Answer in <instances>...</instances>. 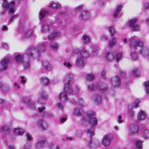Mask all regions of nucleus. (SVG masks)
I'll use <instances>...</instances> for the list:
<instances>
[{
	"mask_svg": "<svg viewBox=\"0 0 149 149\" xmlns=\"http://www.w3.org/2000/svg\"><path fill=\"white\" fill-rule=\"evenodd\" d=\"M9 61V60L7 58L2 60L0 62V70H2L6 69L8 68Z\"/></svg>",
	"mask_w": 149,
	"mask_h": 149,
	"instance_id": "obj_7",
	"label": "nucleus"
},
{
	"mask_svg": "<svg viewBox=\"0 0 149 149\" xmlns=\"http://www.w3.org/2000/svg\"><path fill=\"white\" fill-rule=\"evenodd\" d=\"M89 121L91 124L93 125H96L97 124V120L95 118H89Z\"/></svg>",
	"mask_w": 149,
	"mask_h": 149,
	"instance_id": "obj_38",
	"label": "nucleus"
},
{
	"mask_svg": "<svg viewBox=\"0 0 149 149\" xmlns=\"http://www.w3.org/2000/svg\"><path fill=\"white\" fill-rule=\"evenodd\" d=\"M55 37L56 36H55L54 33L53 34H51L48 36V39L52 40H53Z\"/></svg>",
	"mask_w": 149,
	"mask_h": 149,
	"instance_id": "obj_64",
	"label": "nucleus"
},
{
	"mask_svg": "<svg viewBox=\"0 0 149 149\" xmlns=\"http://www.w3.org/2000/svg\"><path fill=\"white\" fill-rule=\"evenodd\" d=\"M73 76L71 73L66 74L63 77V80L67 82L65 84H71V82L73 79Z\"/></svg>",
	"mask_w": 149,
	"mask_h": 149,
	"instance_id": "obj_11",
	"label": "nucleus"
},
{
	"mask_svg": "<svg viewBox=\"0 0 149 149\" xmlns=\"http://www.w3.org/2000/svg\"><path fill=\"white\" fill-rule=\"evenodd\" d=\"M63 64L68 69H70L72 66V65L69 62L64 61L63 62Z\"/></svg>",
	"mask_w": 149,
	"mask_h": 149,
	"instance_id": "obj_53",
	"label": "nucleus"
},
{
	"mask_svg": "<svg viewBox=\"0 0 149 149\" xmlns=\"http://www.w3.org/2000/svg\"><path fill=\"white\" fill-rule=\"evenodd\" d=\"M47 95L46 93L44 91H41L39 93V96L38 99L39 102L44 103L47 100Z\"/></svg>",
	"mask_w": 149,
	"mask_h": 149,
	"instance_id": "obj_8",
	"label": "nucleus"
},
{
	"mask_svg": "<svg viewBox=\"0 0 149 149\" xmlns=\"http://www.w3.org/2000/svg\"><path fill=\"white\" fill-rule=\"evenodd\" d=\"M82 109L79 107L74 109L73 111V114L76 117H80L81 115V111Z\"/></svg>",
	"mask_w": 149,
	"mask_h": 149,
	"instance_id": "obj_20",
	"label": "nucleus"
},
{
	"mask_svg": "<svg viewBox=\"0 0 149 149\" xmlns=\"http://www.w3.org/2000/svg\"><path fill=\"white\" fill-rule=\"evenodd\" d=\"M142 136L144 139L149 138V130L147 129H144L142 131Z\"/></svg>",
	"mask_w": 149,
	"mask_h": 149,
	"instance_id": "obj_29",
	"label": "nucleus"
},
{
	"mask_svg": "<svg viewBox=\"0 0 149 149\" xmlns=\"http://www.w3.org/2000/svg\"><path fill=\"white\" fill-rule=\"evenodd\" d=\"M49 46L51 49L54 51L57 50L58 48V45L56 43H51L49 45Z\"/></svg>",
	"mask_w": 149,
	"mask_h": 149,
	"instance_id": "obj_30",
	"label": "nucleus"
},
{
	"mask_svg": "<svg viewBox=\"0 0 149 149\" xmlns=\"http://www.w3.org/2000/svg\"><path fill=\"white\" fill-rule=\"evenodd\" d=\"M111 83L114 86H118L120 84V79L118 77H114L112 78Z\"/></svg>",
	"mask_w": 149,
	"mask_h": 149,
	"instance_id": "obj_13",
	"label": "nucleus"
},
{
	"mask_svg": "<svg viewBox=\"0 0 149 149\" xmlns=\"http://www.w3.org/2000/svg\"><path fill=\"white\" fill-rule=\"evenodd\" d=\"M97 89L98 90H100L102 91H106L107 89V86L106 84L102 83L99 85L98 87H97Z\"/></svg>",
	"mask_w": 149,
	"mask_h": 149,
	"instance_id": "obj_34",
	"label": "nucleus"
},
{
	"mask_svg": "<svg viewBox=\"0 0 149 149\" xmlns=\"http://www.w3.org/2000/svg\"><path fill=\"white\" fill-rule=\"evenodd\" d=\"M129 44L131 49H136L137 47H142L143 46V42L140 40H138L136 37H130L128 41Z\"/></svg>",
	"mask_w": 149,
	"mask_h": 149,
	"instance_id": "obj_3",
	"label": "nucleus"
},
{
	"mask_svg": "<svg viewBox=\"0 0 149 149\" xmlns=\"http://www.w3.org/2000/svg\"><path fill=\"white\" fill-rule=\"evenodd\" d=\"M90 56L89 54L86 50L84 49H83L80 51L79 56H81L84 58H88Z\"/></svg>",
	"mask_w": 149,
	"mask_h": 149,
	"instance_id": "obj_21",
	"label": "nucleus"
},
{
	"mask_svg": "<svg viewBox=\"0 0 149 149\" xmlns=\"http://www.w3.org/2000/svg\"><path fill=\"white\" fill-rule=\"evenodd\" d=\"M9 131V128L6 125L2 126L0 127V133L2 134H6Z\"/></svg>",
	"mask_w": 149,
	"mask_h": 149,
	"instance_id": "obj_23",
	"label": "nucleus"
},
{
	"mask_svg": "<svg viewBox=\"0 0 149 149\" xmlns=\"http://www.w3.org/2000/svg\"><path fill=\"white\" fill-rule=\"evenodd\" d=\"M117 41V39L115 37H113L108 42V46L110 47H113L116 45Z\"/></svg>",
	"mask_w": 149,
	"mask_h": 149,
	"instance_id": "obj_25",
	"label": "nucleus"
},
{
	"mask_svg": "<svg viewBox=\"0 0 149 149\" xmlns=\"http://www.w3.org/2000/svg\"><path fill=\"white\" fill-rule=\"evenodd\" d=\"M64 90L69 93L77 94L79 92V88L78 86L72 85L71 84H65L64 86Z\"/></svg>",
	"mask_w": 149,
	"mask_h": 149,
	"instance_id": "obj_4",
	"label": "nucleus"
},
{
	"mask_svg": "<svg viewBox=\"0 0 149 149\" xmlns=\"http://www.w3.org/2000/svg\"><path fill=\"white\" fill-rule=\"evenodd\" d=\"M18 17V16L16 15H13L10 19V20L9 21V22H12L15 19L17 18Z\"/></svg>",
	"mask_w": 149,
	"mask_h": 149,
	"instance_id": "obj_63",
	"label": "nucleus"
},
{
	"mask_svg": "<svg viewBox=\"0 0 149 149\" xmlns=\"http://www.w3.org/2000/svg\"><path fill=\"white\" fill-rule=\"evenodd\" d=\"M111 143V140L110 137L108 135H105L102 139V144L104 146H108Z\"/></svg>",
	"mask_w": 149,
	"mask_h": 149,
	"instance_id": "obj_10",
	"label": "nucleus"
},
{
	"mask_svg": "<svg viewBox=\"0 0 149 149\" xmlns=\"http://www.w3.org/2000/svg\"><path fill=\"white\" fill-rule=\"evenodd\" d=\"M118 120H117L118 123H121L123 122L124 120L122 118V116H118Z\"/></svg>",
	"mask_w": 149,
	"mask_h": 149,
	"instance_id": "obj_58",
	"label": "nucleus"
},
{
	"mask_svg": "<svg viewBox=\"0 0 149 149\" xmlns=\"http://www.w3.org/2000/svg\"><path fill=\"white\" fill-rule=\"evenodd\" d=\"M14 132L19 135H22L25 132L24 130L21 128H15L13 130Z\"/></svg>",
	"mask_w": 149,
	"mask_h": 149,
	"instance_id": "obj_28",
	"label": "nucleus"
},
{
	"mask_svg": "<svg viewBox=\"0 0 149 149\" xmlns=\"http://www.w3.org/2000/svg\"><path fill=\"white\" fill-rule=\"evenodd\" d=\"M32 31L31 30H29L25 32L24 35L25 38H28L30 37L32 35Z\"/></svg>",
	"mask_w": 149,
	"mask_h": 149,
	"instance_id": "obj_40",
	"label": "nucleus"
},
{
	"mask_svg": "<svg viewBox=\"0 0 149 149\" xmlns=\"http://www.w3.org/2000/svg\"><path fill=\"white\" fill-rule=\"evenodd\" d=\"M129 130L132 134H135L139 132L138 127L137 125L135 124L130 125L129 126Z\"/></svg>",
	"mask_w": 149,
	"mask_h": 149,
	"instance_id": "obj_9",
	"label": "nucleus"
},
{
	"mask_svg": "<svg viewBox=\"0 0 149 149\" xmlns=\"http://www.w3.org/2000/svg\"><path fill=\"white\" fill-rule=\"evenodd\" d=\"M131 58L134 61H136L137 59V54L136 52H134L131 53Z\"/></svg>",
	"mask_w": 149,
	"mask_h": 149,
	"instance_id": "obj_46",
	"label": "nucleus"
},
{
	"mask_svg": "<svg viewBox=\"0 0 149 149\" xmlns=\"http://www.w3.org/2000/svg\"><path fill=\"white\" fill-rule=\"evenodd\" d=\"M115 55L112 52H109L107 53L105 56L106 60L109 62H111L114 60Z\"/></svg>",
	"mask_w": 149,
	"mask_h": 149,
	"instance_id": "obj_14",
	"label": "nucleus"
},
{
	"mask_svg": "<svg viewBox=\"0 0 149 149\" xmlns=\"http://www.w3.org/2000/svg\"><path fill=\"white\" fill-rule=\"evenodd\" d=\"M28 107L30 109L33 110L35 108L34 102L31 101L27 104Z\"/></svg>",
	"mask_w": 149,
	"mask_h": 149,
	"instance_id": "obj_42",
	"label": "nucleus"
},
{
	"mask_svg": "<svg viewBox=\"0 0 149 149\" xmlns=\"http://www.w3.org/2000/svg\"><path fill=\"white\" fill-rule=\"evenodd\" d=\"M47 124L46 122H43L40 128L42 129L43 130H46L47 128Z\"/></svg>",
	"mask_w": 149,
	"mask_h": 149,
	"instance_id": "obj_52",
	"label": "nucleus"
},
{
	"mask_svg": "<svg viewBox=\"0 0 149 149\" xmlns=\"http://www.w3.org/2000/svg\"><path fill=\"white\" fill-rule=\"evenodd\" d=\"M25 136L26 137V139L27 140L30 141L33 140V138L29 132H26Z\"/></svg>",
	"mask_w": 149,
	"mask_h": 149,
	"instance_id": "obj_51",
	"label": "nucleus"
},
{
	"mask_svg": "<svg viewBox=\"0 0 149 149\" xmlns=\"http://www.w3.org/2000/svg\"><path fill=\"white\" fill-rule=\"evenodd\" d=\"M1 88L3 91L6 92L8 91L9 89V87L5 85H2Z\"/></svg>",
	"mask_w": 149,
	"mask_h": 149,
	"instance_id": "obj_56",
	"label": "nucleus"
},
{
	"mask_svg": "<svg viewBox=\"0 0 149 149\" xmlns=\"http://www.w3.org/2000/svg\"><path fill=\"white\" fill-rule=\"evenodd\" d=\"M31 146L30 142H27L25 143L24 147V149H29Z\"/></svg>",
	"mask_w": 149,
	"mask_h": 149,
	"instance_id": "obj_57",
	"label": "nucleus"
},
{
	"mask_svg": "<svg viewBox=\"0 0 149 149\" xmlns=\"http://www.w3.org/2000/svg\"><path fill=\"white\" fill-rule=\"evenodd\" d=\"M108 31L111 35V36L112 37H113L115 33L114 28L112 26H109L108 28Z\"/></svg>",
	"mask_w": 149,
	"mask_h": 149,
	"instance_id": "obj_43",
	"label": "nucleus"
},
{
	"mask_svg": "<svg viewBox=\"0 0 149 149\" xmlns=\"http://www.w3.org/2000/svg\"><path fill=\"white\" fill-rule=\"evenodd\" d=\"M50 149H60V147L55 145H51Z\"/></svg>",
	"mask_w": 149,
	"mask_h": 149,
	"instance_id": "obj_62",
	"label": "nucleus"
},
{
	"mask_svg": "<svg viewBox=\"0 0 149 149\" xmlns=\"http://www.w3.org/2000/svg\"><path fill=\"white\" fill-rule=\"evenodd\" d=\"M86 79L87 80H92L95 78V76L93 74H86L85 76Z\"/></svg>",
	"mask_w": 149,
	"mask_h": 149,
	"instance_id": "obj_37",
	"label": "nucleus"
},
{
	"mask_svg": "<svg viewBox=\"0 0 149 149\" xmlns=\"http://www.w3.org/2000/svg\"><path fill=\"white\" fill-rule=\"evenodd\" d=\"M99 143L97 141L91 140L88 141V146L89 148H94L97 147Z\"/></svg>",
	"mask_w": 149,
	"mask_h": 149,
	"instance_id": "obj_17",
	"label": "nucleus"
},
{
	"mask_svg": "<svg viewBox=\"0 0 149 149\" xmlns=\"http://www.w3.org/2000/svg\"><path fill=\"white\" fill-rule=\"evenodd\" d=\"M82 39V42L84 44L89 43L90 41L89 37L85 34L83 35Z\"/></svg>",
	"mask_w": 149,
	"mask_h": 149,
	"instance_id": "obj_35",
	"label": "nucleus"
},
{
	"mask_svg": "<svg viewBox=\"0 0 149 149\" xmlns=\"http://www.w3.org/2000/svg\"><path fill=\"white\" fill-rule=\"evenodd\" d=\"M29 52V50L27 53L24 54L23 56L21 54H18L15 57L16 61L18 63L23 64L26 68L29 67V61L30 58L32 57L30 56V52Z\"/></svg>",
	"mask_w": 149,
	"mask_h": 149,
	"instance_id": "obj_1",
	"label": "nucleus"
},
{
	"mask_svg": "<svg viewBox=\"0 0 149 149\" xmlns=\"http://www.w3.org/2000/svg\"><path fill=\"white\" fill-rule=\"evenodd\" d=\"M49 7L54 9H58L61 8V4L58 2H50L49 3Z\"/></svg>",
	"mask_w": 149,
	"mask_h": 149,
	"instance_id": "obj_19",
	"label": "nucleus"
},
{
	"mask_svg": "<svg viewBox=\"0 0 149 149\" xmlns=\"http://www.w3.org/2000/svg\"><path fill=\"white\" fill-rule=\"evenodd\" d=\"M144 86L146 89V92L148 93L149 92V82L147 81L144 83Z\"/></svg>",
	"mask_w": 149,
	"mask_h": 149,
	"instance_id": "obj_44",
	"label": "nucleus"
},
{
	"mask_svg": "<svg viewBox=\"0 0 149 149\" xmlns=\"http://www.w3.org/2000/svg\"><path fill=\"white\" fill-rule=\"evenodd\" d=\"M75 63L76 65L80 67H82L84 65L83 59L79 56L77 58L75 61Z\"/></svg>",
	"mask_w": 149,
	"mask_h": 149,
	"instance_id": "obj_22",
	"label": "nucleus"
},
{
	"mask_svg": "<svg viewBox=\"0 0 149 149\" xmlns=\"http://www.w3.org/2000/svg\"><path fill=\"white\" fill-rule=\"evenodd\" d=\"M148 53V49L145 48H142L139 51V54L144 57L147 56Z\"/></svg>",
	"mask_w": 149,
	"mask_h": 149,
	"instance_id": "obj_27",
	"label": "nucleus"
},
{
	"mask_svg": "<svg viewBox=\"0 0 149 149\" xmlns=\"http://www.w3.org/2000/svg\"><path fill=\"white\" fill-rule=\"evenodd\" d=\"M94 129L93 128L91 127L90 129H88L87 131V134L89 136L91 137L92 135L94 134Z\"/></svg>",
	"mask_w": 149,
	"mask_h": 149,
	"instance_id": "obj_48",
	"label": "nucleus"
},
{
	"mask_svg": "<svg viewBox=\"0 0 149 149\" xmlns=\"http://www.w3.org/2000/svg\"><path fill=\"white\" fill-rule=\"evenodd\" d=\"M135 145L137 148L139 149L141 148H142V142L139 141H136L135 142Z\"/></svg>",
	"mask_w": 149,
	"mask_h": 149,
	"instance_id": "obj_45",
	"label": "nucleus"
},
{
	"mask_svg": "<svg viewBox=\"0 0 149 149\" xmlns=\"http://www.w3.org/2000/svg\"><path fill=\"white\" fill-rule=\"evenodd\" d=\"M92 100L97 104H99L101 102V96L99 95H95L92 97Z\"/></svg>",
	"mask_w": 149,
	"mask_h": 149,
	"instance_id": "obj_24",
	"label": "nucleus"
},
{
	"mask_svg": "<svg viewBox=\"0 0 149 149\" xmlns=\"http://www.w3.org/2000/svg\"><path fill=\"white\" fill-rule=\"evenodd\" d=\"M108 38V36L105 34H103L101 36V39L102 40H107Z\"/></svg>",
	"mask_w": 149,
	"mask_h": 149,
	"instance_id": "obj_61",
	"label": "nucleus"
},
{
	"mask_svg": "<svg viewBox=\"0 0 149 149\" xmlns=\"http://www.w3.org/2000/svg\"><path fill=\"white\" fill-rule=\"evenodd\" d=\"M22 101L26 105L28 104L31 101L29 100V99L26 97H23L22 99Z\"/></svg>",
	"mask_w": 149,
	"mask_h": 149,
	"instance_id": "obj_55",
	"label": "nucleus"
},
{
	"mask_svg": "<svg viewBox=\"0 0 149 149\" xmlns=\"http://www.w3.org/2000/svg\"><path fill=\"white\" fill-rule=\"evenodd\" d=\"M49 26L48 25H43L42 27V32H48L49 30Z\"/></svg>",
	"mask_w": 149,
	"mask_h": 149,
	"instance_id": "obj_36",
	"label": "nucleus"
},
{
	"mask_svg": "<svg viewBox=\"0 0 149 149\" xmlns=\"http://www.w3.org/2000/svg\"><path fill=\"white\" fill-rule=\"evenodd\" d=\"M81 123L82 124L84 125H86L88 123V119L85 117H84L81 119Z\"/></svg>",
	"mask_w": 149,
	"mask_h": 149,
	"instance_id": "obj_54",
	"label": "nucleus"
},
{
	"mask_svg": "<svg viewBox=\"0 0 149 149\" xmlns=\"http://www.w3.org/2000/svg\"><path fill=\"white\" fill-rule=\"evenodd\" d=\"M15 3L13 1H12L10 3L7 1L5 2L2 4V7L4 9H8L9 8V12L11 14L14 13L15 10Z\"/></svg>",
	"mask_w": 149,
	"mask_h": 149,
	"instance_id": "obj_6",
	"label": "nucleus"
},
{
	"mask_svg": "<svg viewBox=\"0 0 149 149\" xmlns=\"http://www.w3.org/2000/svg\"><path fill=\"white\" fill-rule=\"evenodd\" d=\"M89 17V12L86 10H84L82 12L79 18L82 20H86L88 19Z\"/></svg>",
	"mask_w": 149,
	"mask_h": 149,
	"instance_id": "obj_12",
	"label": "nucleus"
},
{
	"mask_svg": "<svg viewBox=\"0 0 149 149\" xmlns=\"http://www.w3.org/2000/svg\"><path fill=\"white\" fill-rule=\"evenodd\" d=\"M137 19L134 18L130 20L128 23V26L133 31H137L139 30L140 26L137 22Z\"/></svg>",
	"mask_w": 149,
	"mask_h": 149,
	"instance_id": "obj_5",
	"label": "nucleus"
},
{
	"mask_svg": "<svg viewBox=\"0 0 149 149\" xmlns=\"http://www.w3.org/2000/svg\"><path fill=\"white\" fill-rule=\"evenodd\" d=\"M20 79H21V83L22 84H24L26 81V78L24 76H21L20 77Z\"/></svg>",
	"mask_w": 149,
	"mask_h": 149,
	"instance_id": "obj_60",
	"label": "nucleus"
},
{
	"mask_svg": "<svg viewBox=\"0 0 149 149\" xmlns=\"http://www.w3.org/2000/svg\"><path fill=\"white\" fill-rule=\"evenodd\" d=\"M59 99L63 102L67 101L68 99V96L65 91L61 92L58 97Z\"/></svg>",
	"mask_w": 149,
	"mask_h": 149,
	"instance_id": "obj_15",
	"label": "nucleus"
},
{
	"mask_svg": "<svg viewBox=\"0 0 149 149\" xmlns=\"http://www.w3.org/2000/svg\"><path fill=\"white\" fill-rule=\"evenodd\" d=\"M83 7L82 5H79L75 8V10L76 12L81 10H82Z\"/></svg>",
	"mask_w": 149,
	"mask_h": 149,
	"instance_id": "obj_59",
	"label": "nucleus"
},
{
	"mask_svg": "<svg viewBox=\"0 0 149 149\" xmlns=\"http://www.w3.org/2000/svg\"><path fill=\"white\" fill-rule=\"evenodd\" d=\"M47 43H44L39 45L38 49H30L29 52H30V56L36 57L39 56L41 53L45 51Z\"/></svg>",
	"mask_w": 149,
	"mask_h": 149,
	"instance_id": "obj_2",
	"label": "nucleus"
},
{
	"mask_svg": "<svg viewBox=\"0 0 149 149\" xmlns=\"http://www.w3.org/2000/svg\"><path fill=\"white\" fill-rule=\"evenodd\" d=\"M42 65L45 69L46 70H50L52 69V67L47 61H43L42 63Z\"/></svg>",
	"mask_w": 149,
	"mask_h": 149,
	"instance_id": "obj_26",
	"label": "nucleus"
},
{
	"mask_svg": "<svg viewBox=\"0 0 149 149\" xmlns=\"http://www.w3.org/2000/svg\"><path fill=\"white\" fill-rule=\"evenodd\" d=\"M92 54L93 56H96L98 54L99 48L97 46H93L92 47Z\"/></svg>",
	"mask_w": 149,
	"mask_h": 149,
	"instance_id": "obj_32",
	"label": "nucleus"
},
{
	"mask_svg": "<svg viewBox=\"0 0 149 149\" xmlns=\"http://www.w3.org/2000/svg\"><path fill=\"white\" fill-rule=\"evenodd\" d=\"M146 117V115L144 111L140 110L138 112L137 115V119L138 120H143Z\"/></svg>",
	"mask_w": 149,
	"mask_h": 149,
	"instance_id": "obj_16",
	"label": "nucleus"
},
{
	"mask_svg": "<svg viewBox=\"0 0 149 149\" xmlns=\"http://www.w3.org/2000/svg\"><path fill=\"white\" fill-rule=\"evenodd\" d=\"M40 83L42 86H46L49 83L48 78L44 77H42L40 78Z\"/></svg>",
	"mask_w": 149,
	"mask_h": 149,
	"instance_id": "obj_18",
	"label": "nucleus"
},
{
	"mask_svg": "<svg viewBox=\"0 0 149 149\" xmlns=\"http://www.w3.org/2000/svg\"><path fill=\"white\" fill-rule=\"evenodd\" d=\"M122 58V54L121 53H119L116 54V60L117 62H119V61Z\"/></svg>",
	"mask_w": 149,
	"mask_h": 149,
	"instance_id": "obj_50",
	"label": "nucleus"
},
{
	"mask_svg": "<svg viewBox=\"0 0 149 149\" xmlns=\"http://www.w3.org/2000/svg\"><path fill=\"white\" fill-rule=\"evenodd\" d=\"M140 74L139 70L137 69H134L132 70L131 75L132 76L137 77Z\"/></svg>",
	"mask_w": 149,
	"mask_h": 149,
	"instance_id": "obj_39",
	"label": "nucleus"
},
{
	"mask_svg": "<svg viewBox=\"0 0 149 149\" xmlns=\"http://www.w3.org/2000/svg\"><path fill=\"white\" fill-rule=\"evenodd\" d=\"M44 122L45 121L42 120H38L36 123V126L38 127L39 128H40L42 125V124L43 122Z\"/></svg>",
	"mask_w": 149,
	"mask_h": 149,
	"instance_id": "obj_49",
	"label": "nucleus"
},
{
	"mask_svg": "<svg viewBox=\"0 0 149 149\" xmlns=\"http://www.w3.org/2000/svg\"><path fill=\"white\" fill-rule=\"evenodd\" d=\"M48 14V13L44 10H42L39 12V18L40 19H42Z\"/></svg>",
	"mask_w": 149,
	"mask_h": 149,
	"instance_id": "obj_31",
	"label": "nucleus"
},
{
	"mask_svg": "<svg viewBox=\"0 0 149 149\" xmlns=\"http://www.w3.org/2000/svg\"><path fill=\"white\" fill-rule=\"evenodd\" d=\"M122 6L121 5L117 6L116 10L113 13V16L114 18H116L121 11Z\"/></svg>",
	"mask_w": 149,
	"mask_h": 149,
	"instance_id": "obj_33",
	"label": "nucleus"
},
{
	"mask_svg": "<svg viewBox=\"0 0 149 149\" xmlns=\"http://www.w3.org/2000/svg\"><path fill=\"white\" fill-rule=\"evenodd\" d=\"M44 143V141H42L38 142L36 145V146L37 148H40L43 146Z\"/></svg>",
	"mask_w": 149,
	"mask_h": 149,
	"instance_id": "obj_47",
	"label": "nucleus"
},
{
	"mask_svg": "<svg viewBox=\"0 0 149 149\" xmlns=\"http://www.w3.org/2000/svg\"><path fill=\"white\" fill-rule=\"evenodd\" d=\"M97 88V87L95 86L93 84H90L88 87L87 90L89 91H92Z\"/></svg>",
	"mask_w": 149,
	"mask_h": 149,
	"instance_id": "obj_41",
	"label": "nucleus"
}]
</instances>
